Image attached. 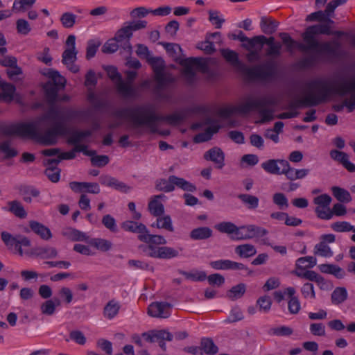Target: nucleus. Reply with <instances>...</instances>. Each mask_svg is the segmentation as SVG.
I'll use <instances>...</instances> for the list:
<instances>
[{"label": "nucleus", "mask_w": 355, "mask_h": 355, "mask_svg": "<svg viewBox=\"0 0 355 355\" xmlns=\"http://www.w3.org/2000/svg\"><path fill=\"white\" fill-rule=\"evenodd\" d=\"M307 87L309 89V92L304 98L295 102V107L317 106L326 101L333 94L345 96L351 94L349 99H345L341 105H333V109L336 112H340L345 106L349 112L355 110V80L344 81L339 85L335 86L327 80L315 79L309 82Z\"/></svg>", "instance_id": "f257e3e1"}, {"label": "nucleus", "mask_w": 355, "mask_h": 355, "mask_svg": "<svg viewBox=\"0 0 355 355\" xmlns=\"http://www.w3.org/2000/svg\"><path fill=\"white\" fill-rule=\"evenodd\" d=\"M114 115L119 119H128L134 129H137L135 134L139 137L143 132L140 127L146 126L150 132H157V122L166 121L168 123L167 115L157 114L154 107L150 104L136 105L132 107H124L116 110Z\"/></svg>", "instance_id": "f03ea898"}, {"label": "nucleus", "mask_w": 355, "mask_h": 355, "mask_svg": "<svg viewBox=\"0 0 355 355\" xmlns=\"http://www.w3.org/2000/svg\"><path fill=\"white\" fill-rule=\"evenodd\" d=\"M42 116L36 121L28 123H18L6 126L3 130V135L6 136L16 135L22 138L33 139L37 143L45 146H53L57 144L58 137L51 128L46 130L44 133L39 131Z\"/></svg>", "instance_id": "7ed1b4c3"}, {"label": "nucleus", "mask_w": 355, "mask_h": 355, "mask_svg": "<svg viewBox=\"0 0 355 355\" xmlns=\"http://www.w3.org/2000/svg\"><path fill=\"white\" fill-rule=\"evenodd\" d=\"M271 105L272 101L267 96L256 98L248 96L245 102L236 106L220 108L218 111V115L223 119H228L234 114H246L256 110L261 116L259 123H263L273 119V111L268 107Z\"/></svg>", "instance_id": "20e7f679"}, {"label": "nucleus", "mask_w": 355, "mask_h": 355, "mask_svg": "<svg viewBox=\"0 0 355 355\" xmlns=\"http://www.w3.org/2000/svg\"><path fill=\"white\" fill-rule=\"evenodd\" d=\"M322 34L331 35L330 26L328 24H316L310 26L302 33L304 42L308 44L312 51H315L317 55H327L335 56L340 48V44L336 40L331 42H319L315 35Z\"/></svg>", "instance_id": "39448f33"}, {"label": "nucleus", "mask_w": 355, "mask_h": 355, "mask_svg": "<svg viewBox=\"0 0 355 355\" xmlns=\"http://www.w3.org/2000/svg\"><path fill=\"white\" fill-rule=\"evenodd\" d=\"M45 96L48 103L50 105L49 110L42 116V120L58 121L62 119V114H65L67 116L71 117L73 114V111L69 109H63L60 110L55 103L57 101L58 93L61 89L53 85L51 81L47 82L44 85Z\"/></svg>", "instance_id": "423d86ee"}, {"label": "nucleus", "mask_w": 355, "mask_h": 355, "mask_svg": "<svg viewBox=\"0 0 355 355\" xmlns=\"http://www.w3.org/2000/svg\"><path fill=\"white\" fill-rule=\"evenodd\" d=\"M242 71L249 77L269 80L276 76L277 66L274 61L269 60L264 64L257 65L253 68L242 66Z\"/></svg>", "instance_id": "0eeeda50"}, {"label": "nucleus", "mask_w": 355, "mask_h": 355, "mask_svg": "<svg viewBox=\"0 0 355 355\" xmlns=\"http://www.w3.org/2000/svg\"><path fill=\"white\" fill-rule=\"evenodd\" d=\"M179 63L184 67L182 75L190 84L195 80V69H199L203 72L206 71L207 69V64L200 58L180 59Z\"/></svg>", "instance_id": "6e6552de"}, {"label": "nucleus", "mask_w": 355, "mask_h": 355, "mask_svg": "<svg viewBox=\"0 0 355 355\" xmlns=\"http://www.w3.org/2000/svg\"><path fill=\"white\" fill-rule=\"evenodd\" d=\"M108 77L115 83L117 92L124 98H131L136 96V89L126 83L122 80L121 74L117 69L113 66H109L106 68Z\"/></svg>", "instance_id": "1a4fd4ad"}, {"label": "nucleus", "mask_w": 355, "mask_h": 355, "mask_svg": "<svg viewBox=\"0 0 355 355\" xmlns=\"http://www.w3.org/2000/svg\"><path fill=\"white\" fill-rule=\"evenodd\" d=\"M147 62L152 67L156 81L160 85H166L168 83L173 82V78L167 76L164 72L165 63L160 57L151 56Z\"/></svg>", "instance_id": "9d476101"}, {"label": "nucleus", "mask_w": 355, "mask_h": 355, "mask_svg": "<svg viewBox=\"0 0 355 355\" xmlns=\"http://www.w3.org/2000/svg\"><path fill=\"white\" fill-rule=\"evenodd\" d=\"M331 200V196L328 194H322L314 198L313 202L317 205L315 212L318 218L322 220L331 219L329 205Z\"/></svg>", "instance_id": "9b49d317"}, {"label": "nucleus", "mask_w": 355, "mask_h": 355, "mask_svg": "<svg viewBox=\"0 0 355 355\" xmlns=\"http://www.w3.org/2000/svg\"><path fill=\"white\" fill-rule=\"evenodd\" d=\"M141 336L148 343H157L163 350H166L164 340L171 341L173 338V336L166 330H154L145 332L141 334Z\"/></svg>", "instance_id": "f8f14e48"}, {"label": "nucleus", "mask_w": 355, "mask_h": 355, "mask_svg": "<svg viewBox=\"0 0 355 355\" xmlns=\"http://www.w3.org/2000/svg\"><path fill=\"white\" fill-rule=\"evenodd\" d=\"M209 265L215 270H244L247 275H251L252 274V270L249 269L245 265L229 259H220L211 261Z\"/></svg>", "instance_id": "ddd939ff"}, {"label": "nucleus", "mask_w": 355, "mask_h": 355, "mask_svg": "<svg viewBox=\"0 0 355 355\" xmlns=\"http://www.w3.org/2000/svg\"><path fill=\"white\" fill-rule=\"evenodd\" d=\"M171 305L165 302L151 303L148 308V313L154 318H167L171 315Z\"/></svg>", "instance_id": "4468645a"}, {"label": "nucleus", "mask_w": 355, "mask_h": 355, "mask_svg": "<svg viewBox=\"0 0 355 355\" xmlns=\"http://www.w3.org/2000/svg\"><path fill=\"white\" fill-rule=\"evenodd\" d=\"M204 159L211 161L216 164V167L221 169L225 166V153L218 147H213L206 151L203 156Z\"/></svg>", "instance_id": "2eb2a0df"}, {"label": "nucleus", "mask_w": 355, "mask_h": 355, "mask_svg": "<svg viewBox=\"0 0 355 355\" xmlns=\"http://www.w3.org/2000/svg\"><path fill=\"white\" fill-rule=\"evenodd\" d=\"M132 36L130 30L124 26L116 32L114 38L121 45V49L128 53H130L132 46L130 44V40Z\"/></svg>", "instance_id": "dca6fc26"}, {"label": "nucleus", "mask_w": 355, "mask_h": 355, "mask_svg": "<svg viewBox=\"0 0 355 355\" xmlns=\"http://www.w3.org/2000/svg\"><path fill=\"white\" fill-rule=\"evenodd\" d=\"M99 180L102 185L114 188L122 193H126L130 190V187L126 184L110 175H102L100 177Z\"/></svg>", "instance_id": "f3484780"}, {"label": "nucleus", "mask_w": 355, "mask_h": 355, "mask_svg": "<svg viewBox=\"0 0 355 355\" xmlns=\"http://www.w3.org/2000/svg\"><path fill=\"white\" fill-rule=\"evenodd\" d=\"M329 155L331 159L341 164L349 172H355V164L349 161V155L346 153L338 150H331Z\"/></svg>", "instance_id": "a211bd4d"}, {"label": "nucleus", "mask_w": 355, "mask_h": 355, "mask_svg": "<svg viewBox=\"0 0 355 355\" xmlns=\"http://www.w3.org/2000/svg\"><path fill=\"white\" fill-rule=\"evenodd\" d=\"M283 162H286V160L271 159L263 162L261 166L268 173L281 175L284 169Z\"/></svg>", "instance_id": "6ab92c4d"}, {"label": "nucleus", "mask_w": 355, "mask_h": 355, "mask_svg": "<svg viewBox=\"0 0 355 355\" xmlns=\"http://www.w3.org/2000/svg\"><path fill=\"white\" fill-rule=\"evenodd\" d=\"M166 198L164 194L154 196L148 203V209L154 216H160L164 212V205L160 202L161 199Z\"/></svg>", "instance_id": "aec40b11"}, {"label": "nucleus", "mask_w": 355, "mask_h": 355, "mask_svg": "<svg viewBox=\"0 0 355 355\" xmlns=\"http://www.w3.org/2000/svg\"><path fill=\"white\" fill-rule=\"evenodd\" d=\"M29 226L31 230L35 234L40 236L41 239L44 240H49L51 239L52 234L51 230L43 224L35 220H31L29 222Z\"/></svg>", "instance_id": "412c9836"}, {"label": "nucleus", "mask_w": 355, "mask_h": 355, "mask_svg": "<svg viewBox=\"0 0 355 355\" xmlns=\"http://www.w3.org/2000/svg\"><path fill=\"white\" fill-rule=\"evenodd\" d=\"M242 228L244 229L246 234L245 238H248V240L254 238H261L268 233L266 229L255 225H243Z\"/></svg>", "instance_id": "4be33fe9"}, {"label": "nucleus", "mask_w": 355, "mask_h": 355, "mask_svg": "<svg viewBox=\"0 0 355 355\" xmlns=\"http://www.w3.org/2000/svg\"><path fill=\"white\" fill-rule=\"evenodd\" d=\"M7 204L8 207H3V209L12 213L16 217L19 218H25L27 216V212L19 201L16 200H12L8 202Z\"/></svg>", "instance_id": "5701e85b"}, {"label": "nucleus", "mask_w": 355, "mask_h": 355, "mask_svg": "<svg viewBox=\"0 0 355 355\" xmlns=\"http://www.w3.org/2000/svg\"><path fill=\"white\" fill-rule=\"evenodd\" d=\"M138 239L144 243L150 245H165L167 243L166 239L161 235L150 234L147 230L144 234L138 235Z\"/></svg>", "instance_id": "b1692460"}, {"label": "nucleus", "mask_w": 355, "mask_h": 355, "mask_svg": "<svg viewBox=\"0 0 355 355\" xmlns=\"http://www.w3.org/2000/svg\"><path fill=\"white\" fill-rule=\"evenodd\" d=\"M190 110L189 108H183L175 112L173 114H168V124L171 125H177L183 122L189 115Z\"/></svg>", "instance_id": "393cba45"}, {"label": "nucleus", "mask_w": 355, "mask_h": 355, "mask_svg": "<svg viewBox=\"0 0 355 355\" xmlns=\"http://www.w3.org/2000/svg\"><path fill=\"white\" fill-rule=\"evenodd\" d=\"M285 293L290 297V300L288 302V309L291 314H297L300 310V302L298 298L294 295L296 291L293 287H288L285 290Z\"/></svg>", "instance_id": "a878e982"}, {"label": "nucleus", "mask_w": 355, "mask_h": 355, "mask_svg": "<svg viewBox=\"0 0 355 355\" xmlns=\"http://www.w3.org/2000/svg\"><path fill=\"white\" fill-rule=\"evenodd\" d=\"M213 236V231L209 227H200L192 230L189 236L192 240H206Z\"/></svg>", "instance_id": "bb28decb"}, {"label": "nucleus", "mask_w": 355, "mask_h": 355, "mask_svg": "<svg viewBox=\"0 0 355 355\" xmlns=\"http://www.w3.org/2000/svg\"><path fill=\"white\" fill-rule=\"evenodd\" d=\"M121 228L127 232L137 233L139 235L144 234L145 232H147V227L145 225L132 220L123 222L121 223Z\"/></svg>", "instance_id": "cd10ccee"}, {"label": "nucleus", "mask_w": 355, "mask_h": 355, "mask_svg": "<svg viewBox=\"0 0 355 355\" xmlns=\"http://www.w3.org/2000/svg\"><path fill=\"white\" fill-rule=\"evenodd\" d=\"M279 26V22L270 17H261L260 28L265 34L270 35L274 33Z\"/></svg>", "instance_id": "c85d7f7f"}, {"label": "nucleus", "mask_w": 355, "mask_h": 355, "mask_svg": "<svg viewBox=\"0 0 355 355\" xmlns=\"http://www.w3.org/2000/svg\"><path fill=\"white\" fill-rule=\"evenodd\" d=\"M61 301L58 297L44 301L40 306L41 313L46 315H52L55 313L57 306H60Z\"/></svg>", "instance_id": "c756f323"}, {"label": "nucleus", "mask_w": 355, "mask_h": 355, "mask_svg": "<svg viewBox=\"0 0 355 355\" xmlns=\"http://www.w3.org/2000/svg\"><path fill=\"white\" fill-rule=\"evenodd\" d=\"M156 221L151 224L152 227H156L158 229H164L168 232H173L174 227L172 223V219L169 215H165L164 216H157Z\"/></svg>", "instance_id": "7c9ffc66"}, {"label": "nucleus", "mask_w": 355, "mask_h": 355, "mask_svg": "<svg viewBox=\"0 0 355 355\" xmlns=\"http://www.w3.org/2000/svg\"><path fill=\"white\" fill-rule=\"evenodd\" d=\"M170 180L172 185L187 191L193 192L196 190V187L192 183L187 181L184 178L175 175H170Z\"/></svg>", "instance_id": "2f4dec72"}, {"label": "nucleus", "mask_w": 355, "mask_h": 355, "mask_svg": "<svg viewBox=\"0 0 355 355\" xmlns=\"http://www.w3.org/2000/svg\"><path fill=\"white\" fill-rule=\"evenodd\" d=\"M182 248H172L169 246L159 247V259H171L180 257V252L182 251Z\"/></svg>", "instance_id": "473e14b6"}, {"label": "nucleus", "mask_w": 355, "mask_h": 355, "mask_svg": "<svg viewBox=\"0 0 355 355\" xmlns=\"http://www.w3.org/2000/svg\"><path fill=\"white\" fill-rule=\"evenodd\" d=\"M120 308V304L117 301L114 300L109 301L103 309L104 317L109 320L113 319L119 313Z\"/></svg>", "instance_id": "72a5a7b5"}, {"label": "nucleus", "mask_w": 355, "mask_h": 355, "mask_svg": "<svg viewBox=\"0 0 355 355\" xmlns=\"http://www.w3.org/2000/svg\"><path fill=\"white\" fill-rule=\"evenodd\" d=\"M179 274L182 275L187 279L193 282H202L206 279L207 274L205 271H200L196 269L187 272L182 270H178Z\"/></svg>", "instance_id": "f704fd0d"}, {"label": "nucleus", "mask_w": 355, "mask_h": 355, "mask_svg": "<svg viewBox=\"0 0 355 355\" xmlns=\"http://www.w3.org/2000/svg\"><path fill=\"white\" fill-rule=\"evenodd\" d=\"M62 234L67 239L73 241H87L88 239V236L85 232L73 228L65 229Z\"/></svg>", "instance_id": "c9c22d12"}, {"label": "nucleus", "mask_w": 355, "mask_h": 355, "mask_svg": "<svg viewBox=\"0 0 355 355\" xmlns=\"http://www.w3.org/2000/svg\"><path fill=\"white\" fill-rule=\"evenodd\" d=\"M235 252L242 258L251 257L257 254L255 247L252 244H242L237 245Z\"/></svg>", "instance_id": "e433bc0d"}, {"label": "nucleus", "mask_w": 355, "mask_h": 355, "mask_svg": "<svg viewBox=\"0 0 355 355\" xmlns=\"http://www.w3.org/2000/svg\"><path fill=\"white\" fill-rule=\"evenodd\" d=\"M33 254L42 259H52L57 257L58 252L53 247H40L35 248Z\"/></svg>", "instance_id": "4c0bfd02"}, {"label": "nucleus", "mask_w": 355, "mask_h": 355, "mask_svg": "<svg viewBox=\"0 0 355 355\" xmlns=\"http://www.w3.org/2000/svg\"><path fill=\"white\" fill-rule=\"evenodd\" d=\"M200 347L203 354L207 355H214L218 351V347L214 344V341L211 338H205L201 340Z\"/></svg>", "instance_id": "58836bf2"}, {"label": "nucleus", "mask_w": 355, "mask_h": 355, "mask_svg": "<svg viewBox=\"0 0 355 355\" xmlns=\"http://www.w3.org/2000/svg\"><path fill=\"white\" fill-rule=\"evenodd\" d=\"M238 198L248 209H255L259 206V200L255 196L250 194H239Z\"/></svg>", "instance_id": "ea45409f"}, {"label": "nucleus", "mask_w": 355, "mask_h": 355, "mask_svg": "<svg viewBox=\"0 0 355 355\" xmlns=\"http://www.w3.org/2000/svg\"><path fill=\"white\" fill-rule=\"evenodd\" d=\"M347 291L344 287L336 288L331 293V302L334 304H339L347 298Z\"/></svg>", "instance_id": "a19ab883"}, {"label": "nucleus", "mask_w": 355, "mask_h": 355, "mask_svg": "<svg viewBox=\"0 0 355 355\" xmlns=\"http://www.w3.org/2000/svg\"><path fill=\"white\" fill-rule=\"evenodd\" d=\"M331 191L334 196L340 202H349L352 200L349 192L343 188L333 187Z\"/></svg>", "instance_id": "79ce46f5"}, {"label": "nucleus", "mask_w": 355, "mask_h": 355, "mask_svg": "<svg viewBox=\"0 0 355 355\" xmlns=\"http://www.w3.org/2000/svg\"><path fill=\"white\" fill-rule=\"evenodd\" d=\"M47 76L51 79L50 81L59 88L63 89L65 87L66 79L58 71L49 70L47 73Z\"/></svg>", "instance_id": "37998d69"}, {"label": "nucleus", "mask_w": 355, "mask_h": 355, "mask_svg": "<svg viewBox=\"0 0 355 355\" xmlns=\"http://www.w3.org/2000/svg\"><path fill=\"white\" fill-rule=\"evenodd\" d=\"M233 39L242 42V46L246 50H250L251 49L255 48V42L254 41L255 36L252 38H249L245 36L242 31H239L237 35H234L233 36Z\"/></svg>", "instance_id": "c03bdc74"}, {"label": "nucleus", "mask_w": 355, "mask_h": 355, "mask_svg": "<svg viewBox=\"0 0 355 355\" xmlns=\"http://www.w3.org/2000/svg\"><path fill=\"white\" fill-rule=\"evenodd\" d=\"M36 0H15L12 5V11L15 12H25L28 8L32 7Z\"/></svg>", "instance_id": "a18cd8bd"}, {"label": "nucleus", "mask_w": 355, "mask_h": 355, "mask_svg": "<svg viewBox=\"0 0 355 355\" xmlns=\"http://www.w3.org/2000/svg\"><path fill=\"white\" fill-rule=\"evenodd\" d=\"M214 227L220 233L234 234L237 226L232 222L224 221L216 224Z\"/></svg>", "instance_id": "49530a36"}, {"label": "nucleus", "mask_w": 355, "mask_h": 355, "mask_svg": "<svg viewBox=\"0 0 355 355\" xmlns=\"http://www.w3.org/2000/svg\"><path fill=\"white\" fill-rule=\"evenodd\" d=\"M246 286L245 284L241 283L233 286L229 291L227 296L232 300L241 298L245 293Z\"/></svg>", "instance_id": "de8ad7c7"}, {"label": "nucleus", "mask_w": 355, "mask_h": 355, "mask_svg": "<svg viewBox=\"0 0 355 355\" xmlns=\"http://www.w3.org/2000/svg\"><path fill=\"white\" fill-rule=\"evenodd\" d=\"M314 254L324 257H331L334 254L330 247L324 242H320L315 245Z\"/></svg>", "instance_id": "09e8293b"}, {"label": "nucleus", "mask_w": 355, "mask_h": 355, "mask_svg": "<svg viewBox=\"0 0 355 355\" xmlns=\"http://www.w3.org/2000/svg\"><path fill=\"white\" fill-rule=\"evenodd\" d=\"M0 87L3 91V94L0 96L8 99V101H11L13 99L16 90L15 87L12 84L6 82L1 83Z\"/></svg>", "instance_id": "8fccbe9b"}, {"label": "nucleus", "mask_w": 355, "mask_h": 355, "mask_svg": "<svg viewBox=\"0 0 355 355\" xmlns=\"http://www.w3.org/2000/svg\"><path fill=\"white\" fill-rule=\"evenodd\" d=\"M89 243L102 252H107L112 248V243L104 239H93Z\"/></svg>", "instance_id": "3c124183"}, {"label": "nucleus", "mask_w": 355, "mask_h": 355, "mask_svg": "<svg viewBox=\"0 0 355 355\" xmlns=\"http://www.w3.org/2000/svg\"><path fill=\"white\" fill-rule=\"evenodd\" d=\"M317 263L315 257L311 256H307L304 257H300L296 261V266L298 268L314 267Z\"/></svg>", "instance_id": "603ef678"}, {"label": "nucleus", "mask_w": 355, "mask_h": 355, "mask_svg": "<svg viewBox=\"0 0 355 355\" xmlns=\"http://www.w3.org/2000/svg\"><path fill=\"white\" fill-rule=\"evenodd\" d=\"M331 228L336 232H347L354 230V226L347 221H337L331 224Z\"/></svg>", "instance_id": "864d4df0"}, {"label": "nucleus", "mask_w": 355, "mask_h": 355, "mask_svg": "<svg viewBox=\"0 0 355 355\" xmlns=\"http://www.w3.org/2000/svg\"><path fill=\"white\" fill-rule=\"evenodd\" d=\"M78 51L76 49H66L62 53V62L66 66L74 63L76 60Z\"/></svg>", "instance_id": "5fc2aeb1"}, {"label": "nucleus", "mask_w": 355, "mask_h": 355, "mask_svg": "<svg viewBox=\"0 0 355 355\" xmlns=\"http://www.w3.org/2000/svg\"><path fill=\"white\" fill-rule=\"evenodd\" d=\"M0 150L5 154V158L9 159L17 155L18 153L10 147V141L7 140L0 143Z\"/></svg>", "instance_id": "6e6d98bb"}, {"label": "nucleus", "mask_w": 355, "mask_h": 355, "mask_svg": "<svg viewBox=\"0 0 355 355\" xmlns=\"http://www.w3.org/2000/svg\"><path fill=\"white\" fill-rule=\"evenodd\" d=\"M257 304L259 306V311L268 313L271 309L272 300L269 296L264 295L257 300Z\"/></svg>", "instance_id": "4d7b16f0"}, {"label": "nucleus", "mask_w": 355, "mask_h": 355, "mask_svg": "<svg viewBox=\"0 0 355 355\" xmlns=\"http://www.w3.org/2000/svg\"><path fill=\"white\" fill-rule=\"evenodd\" d=\"M272 202L280 209H286L288 207V200L282 193H275L272 196Z\"/></svg>", "instance_id": "13d9d810"}, {"label": "nucleus", "mask_w": 355, "mask_h": 355, "mask_svg": "<svg viewBox=\"0 0 355 355\" xmlns=\"http://www.w3.org/2000/svg\"><path fill=\"white\" fill-rule=\"evenodd\" d=\"M223 57L233 65H238L239 64V56L237 53L234 51L223 49L220 51Z\"/></svg>", "instance_id": "bf43d9fd"}, {"label": "nucleus", "mask_w": 355, "mask_h": 355, "mask_svg": "<svg viewBox=\"0 0 355 355\" xmlns=\"http://www.w3.org/2000/svg\"><path fill=\"white\" fill-rule=\"evenodd\" d=\"M243 314L241 309L236 306L231 309L230 315L224 320L225 323H233L243 319Z\"/></svg>", "instance_id": "052dcab7"}, {"label": "nucleus", "mask_w": 355, "mask_h": 355, "mask_svg": "<svg viewBox=\"0 0 355 355\" xmlns=\"http://www.w3.org/2000/svg\"><path fill=\"white\" fill-rule=\"evenodd\" d=\"M76 15L67 12L62 15L60 21L62 26L66 28H70L73 26L76 23Z\"/></svg>", "instance_id": "680f3d73"}, {"label": "nucleus", "mask_w": 355, "mask_h": 355, "mask_svg": "<svg viewBox=\"0 0 355 355\" xmlns=\"http://www.w3.org/2000/svg\"><path fill=\"white\" fill-rule=\"evenodd\" d=\"M102 224L112 232H116L118 231L116 220L110 214H106L103 217Z\"/></svg>", "instance_id": "e2e57ef3"}, {"label": "nucleus", "mask_w": 355, "mask_h": 355, "mask_svg": "<svg viewBox=\"0 0 355 355\" xmlns=\"http://www.w3.org/2000/svg\"><path fill=\"white\" fill-rule=\"evenodd\" d=\"M255 42V47L257 46H259V51L261 49L263 44H267L268 46L272 45H277V42H275V39L274 37H266L264 35H258L255 36V39L254 40Z\"/></svg>", "instance_id": "0e129e2a"}, {"label": "nucleus", "mask_w": 355, "mask_h": 355, "mask_svg": "<svg viewBox=\"0 0 355 355\" xmlns=\"http://www.w3.org/2000/svg\"><path fill=\"white\" fill-rule=\"evenodd\" d=\"M139 248L149 257L159 259V247L148 244L146 245H141Z\"/></svg>", "instance_id": "69168bd1"}, {"label": "nucleus", "mask_w": 355, "mask_h": 355, "mask_svg": "<svg viewBox=\"0 0 355 355\" xmlns=\"http://www.w3.org/2000/svg\"><path fill=\"white\" fill-rule=\"evenodd\" d=\"M121 45L117 42L115 38L108 40L103 46L102 51L105 53H112L116 52Z\"/></svg>", "instance_id": "338daca9"}, {"label": "nucleus", "mask_w": 355, "mask_h": 355, "mask_svg": "<svg viewBox=\"0 0 355 355\" xmlns=\"http://www.w3.org/2000/svg\"><path fill=\"white\" fill-rule=\"evenodd\" d=\"M156 188L159 191H164L166 193L174 191V187L172 185L170 180V176L166 179H160L157 181Z\"/></svg>", "instance_id": "774afa93"}]
</instances>
